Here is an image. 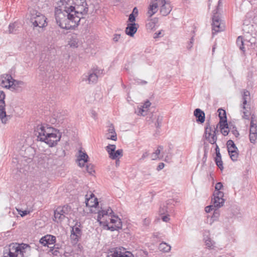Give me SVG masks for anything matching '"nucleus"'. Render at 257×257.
I'll return each instance as SVG.
<instances>
[{"label": "nucleus", "mask_w": 257, "mask_h": 257, "mask_svg": "<svg viewBox=\"0 0 257 257\" xmlns=\"http://www.w3.org/2000/svg\"><path fill=\"white\" fill-rule=\"evenodd\" d=\"M131 14H134V15L137 16L138 15V10L136 7H135Z\"/></svg>", "instance_id": "obj_63"}, {"label": "nucleus", "mask_w": 257, "mask_h": 257, "mask_svg": "<svg viewBox=\"0 0 257 257\" xmlns=\"http://www.w3.org/2000/svg\"><path fill=\"white\" fill-rule=\"evenodd\" d=\"M229 132L232 133L236 138L239 135L236 127L233 124H229Z\"/></svg>", "instance_id": "obj_36"}, {"label": "nucleus", "mask_w": 257, "mask_h": 257, "mask_svg": "<svg viewBox=\"0 0 257 257\" xmlns=\"http://www.w3.org/2000/svg\"><path fill=\"white\" fill-rule=\"evenodd\" d=\"M79 155L77 158V161L78 162V165L81 167H84L85 163L88 161V156L87 154L82 151L81 150L78 151Z\"/></svg>", "instance_id": "obj_19"}, {"label": "nucleus", "mask_w": 257, "mask_h": 257, "mask_svg": "<svg viewBox=\"0 0 257 257\" xmlns=\"http://www.w3.org/2000/svg\"><path fill=\"white\" fill-rule=\"evenodd\" d=\"M213 131V129L212 128V127L210 125V124H207L205 127V134H206V133H212Z\"/></svg>", "instance_id": "obj_49"}, {"label": "nucleus", "mask_w": 257, "mask_h": 257, "mask_svg": "<svg viewBox=\"0 0 257 257\" xmlns=\"http://www.w3.org/2000/svg\"><path fill=\"white\" fill-rule=\"evenodd\" d=\"M6 94L3 91H0V119L3 124H6L11 119L10 115H7L6 111V103L5 99Z\"/></svg>", "instance_id": "obj_6"}, {"label": "nucleus", "mask_w": 257, "mask_h": 257, "mask_svg": "<svg viewBox=\"0 0 257 257\" xmlns=\"http://www.w3.org/2000/svg\"><path fill=\"white\" fill-rule=\"evenodd\" d=\"M215 162L216 165L219 167V168L221 170H222L223 169V162H222L221 158H215Z\"/></svg>", "instance_id": "obj_37"}, {"label": "nucleus", "mask_w": 257, "mask_h": 257, "mask_svg": "<svg viewBox=\"0 0 257 257\" xmlns=\"http://www.w3.org/2000/svg\"><path fill=\"white\" fill-rule=\"evenodd\" d=\"M230 158L231 160L233 162L236 161L238 158V150L237 151H229L228 153Z\"/></svg>", "instance_id": "obj_35"}, {"label": "nucleus", "mask_w": 257, "mask_h": 257, "mask_svg": "<svg viewBox=\"0 0 257 257\" xmlns=\"http://www.w3.org/2000/svg\"><path fill=\"white\" fill-rule=\"evenodd\" d=\"M30 250V246L27 244L13 243L9 245V248L4 250L3 257H25L27 250Z\"/></svg>", "instance_id": "obj_3"}, {"label": "nucleus", "mask_w": 257, "mask_h": 257, "mask_svg": "<svg viewBox=\"0 0 257 257\" xmlns=\"http://www.w3.org/2000/svg\"><path fill=\"white\" fill-rule=\"evenodd\" d=\"M108 257H133L132 253L122 247L110 248L107 251Z\"/></svg>", "instance_id": "obj_8"}, {"label": "nucleus", "mask_w": 257, "mask_h": 257, "mask_svg": "<svg viewBox=\"0 0 257 257\" xmlns=\"http://www.w3.org/2000/svg\"><path fill=\"white\" fill-rule=\"evenodd\" d=\"M162 219L163 221L167 222L170 220L169 216L168 215L163 216L162 217Z\"/></svg>", "instance_id": "obj_59"}, {"label": "nucleus", "mask_w": 257, "mask_h": 257, "mask_svg": "<svg viewBox=\"0 0 257 257\" xmlns=\"http://www.w3.org/2000/svg\"><path fill=\"white\" fill-rule=\"evenodd\" d=\"M35 132L38 140L45 142L50 147L56 146L61 138V133L58 130L47 125H38Z\"/></svg>", "instance_id": "obj_1"}, {"label": "nucleus", "mask_w": 257, "mask_h": 257, "mask_svg": "<svg viewBox=\"0 0 257 257\" xmlns=\"http://www.w3.org/2000/svg\"><path fill=\"white\" fill-rule=\"evenodd\" d=\"M217 127V125L216 127L214 126L212 133H206L205 138L211 144H215L216 142V132H218Z\"/></svg>", "instance_id": "obj_20"}, {"label": "nucleus", "mask_w": 257, "mask_h": 257, "mask_svg": "<svg viewBox=\"0 0 257 257\" xmlns=\"http://www.w3.org/2000/svg\"><path fill=\"white\" fill-rule=\"evenodd\" d=\"M159 6L158 1H153L148 7V12L147 15L149 18L152 17L153 15L156 14L158 11V8Z\"/></svg>", "instance_id": "obj_21"}, {"label": "nucleus", "mask_w": 257, "mask_h": 257, "mask_svg": "<svg viewBox=\"0 0 257 257\" xmlns=\"http://www.w3.org/2000/svg\"><path fill=\"white\" fill-rule=\"evenodd\" d=\"M86 170L87 172L90 174H93L94 173L93 165L91 164H87L86 166Z\"/></svg>", "instance_id": "obj_41"}, {"label": "nucleus", "mask_w": 257, "mask_h": 257, "mask_svg": "<svg viewBox=\"0 0 257 257\" xmlns=\"http://www.w3.org/2000/svg\"><path fill=\"white\" fill-rule=\"evenodd\" d=\"M116 222L114 224V225H112L110 226L108 225L107 223H106L105 222H104L103 225H106L108 227V229L110 230L111 231L116 230L122 228V223L121 219L119 218H116Z\"/></svg>", "instance_id": "obj_28"}, {"label": "nucleus", "mask_w": 257, "mask_h": 257, "mask_svg": "<svg viewBox=\"0 0 257 257\" xmlns=\"http://www.w3.org/2000/svg\"><path fill=\"white\" fill-rule=\"evenodd\" d=\"M115 145H109L106 147V150L109 154V157L112 160H116L121 157L123 155V151L122 149L115 150Z\"/></svg>", "instance_id": "obj_11"}, {"label": "nucleus", "mask_w": 257, "mask_h": 257, "mask_svg": "<svg viewBox=\"0 0 257 257\" xmlns=\"http://www.w3.org/2000/svg\"><path fill=\"white\" fill-rule=\"evenodd\" d=\"M82 17L74 13L62 12L57 10L55 12V19L57 24L62 29L69 30L78 25Z\"/></svg>", "instance_id": "obj_2"}, {"label": "nucleus", "mask_w": 257, "mask_h": 257, "mask_svg": "<svg viewBox=\"0 0 257 257\" xmlns=\"http://www.w3.org/2000/svg\"><path fill=\"white\" fill-rule=\"evenodd\" d=\"M217 11V10H216ZM216 13L214 14L212 17V30L215 33L222 31L224 29V25L221 23V20L219 16Z\"/></svg>", "instance_id": "obj_10"}, {"label": "nucleus", "mask_w": 257, "mask_h": 257, "mask_svg": "<svg viewBox=\"0 0 257 257\" xmlns=\"http://www.w3.org/2000/svg\"><path fill=\"white\" fill-rule=\"evenodd\" d=\"M149 156V153L148 152H145L144 153L143 155L142 156V157L140 158V160H144L146 158H147V157H148Z\"/></svg>", "instance_id": "obj_61"}, {"label": "nucleus", "mask_w": 257, "mask_h": 257, "mask_svg": "<svg viewBox=\"0 0 257 257\" xmlns=\"http://www.w3.org/2000/svg\"><path fill=\"white\" fill-rule=\"evenodd\" d=\"M61 11L74 13V3L73 0H60Z\"/></svg>", "instance_id": "obj_16"}, {"label": "nucleus", "mask_w": 257, "mask_h": 257, "mask_svg": "<svg viewBox=\"0 0 257 257\" xmlns=\"http://www.w3.org/2000/svg\"><path fill=\"white\" fill-rule=\"evenodd\" d=\"M113 212L112 210L109 207L106 210L102 209L101 210H100L98 212V216H97V221L100 223V224H103V221H101V217H109L111 216V218H110V222L111 223L114 224L115 222H116V218H118V216H115L113 214Z\"/></svg>", "instance_id": "obj_9"}, {"label": "nucleus", "mask_w": 257, "mask_h": 257, "mask_svg": "<svg viewBox=\"0 0 257 257\" xmlns=\"http://www.w3.org/2000/svg\"><path fill=\"white\" fill-rule=\"evenodd\" d=\"M163 120V117L161 116H158L156 122H155V125L157 127H160L162 121Z\"/></svg>", "instance_id": "obj_45"}, {"label": "nucleus", "mask_w": 257, "mask_h": 257, "mask_svg": "<svg viewBox=\"0 0 257 257\" xmlns=\"http://www.w3.org/2000/svg\"><path fill=\"white\" fill-rule=\"evenodd\" d=\"M150 223V219L149 218H145L143 220V224L145 226H148Z\"/></svg>", "instance_id": "obj_57"}, {"label": "nucleus", "mask_w": 257, "mask_h": 257, "mask_svg": "<svg viewBox=\"0 0 257 257\" xmlns=\"http://www.w3.org/2000/svg\"><path fill=\"white\" fill-rule=\"evenodd\" d=\"M50 250L52 251V253L53 255H58V254L59 253V251L58 250H57V249L54 250L53 247V249H51Z\"/></svg>", "instance_id": "obj_64"}, {"label": "nucleus", "mask_w": 257, "mask_h": 257, "mask_svg": "<svg viewBox=\"0 0 257 257\" xmlns=\"http://www.w3.org/2000/svg\"><path fill=\"white\" fill-rule=\"evenodd\" d=\"M223 187V185L221 182H218L216 184L215 189L216 192L220 191V190Z\"/></svg>", "instance_id": "obj_48"}, {"label": "nucleus", "mask_w": 257, "mask_h": 257, "mask_svg": "<svg viewBox=\"0 0 257 257\" xmlns=\"http://www.w3.org/2000/svg\"><path fill=\"white\" fill-rule=\"evenodd\" d=\"M74 3V13L83 18V15L87 13L88 8L85 0H73Z\"/></svg>", "instance_id": "obj_7"}, {"label": "nucleus", "mask_w": 257, "mask_h": 257, "mask_svg": "<svg viewBox=\"0 0 257 257\" xmlns=\"http://www.w3.org/2000/svg\"><path fill=\"white\" fill-rule=\"evenodd\" d=\"M215 153H216V157L215 158H221V156L220 153L219 148L217 145H216Z\"/></svg>", "instance_id": "obj_50"}, {"label": "nucleus", "mask_w": 257, "mask_h": 257, "mask_svg": "<svg viewBox=\"0 0 257 257\" xmlns=\"http://www.w3.org/2000/svg\"><path fill=\"white\" fill-rule=\"evenodd\" d=\"M257 138V134L249 133V140L251 143L254 144Z\"/></svg>", "instance_id": "obj_44"}, {"label": "nucleus", "mask_w": 257, "mask_h": 257, "mask_svg": "<svg viewBox=\"0 0 257 257\" xmlns=\"http://www.w3.org/2000/svg\"><path fill=\"white\" fill-rule=\"evenodd\" d=\"M249 92L247 90H244V92H243V97H242V99H243V104L244 105H245V104H246V103H247V97H248L249 96Z\"/></svg>", "instance_id": "obj_40"}, {"label": "nucleus", "mask_w": 257, "mask_h": 257, "mask_svg": "<svg viewBox=\"0 0 257 257\" xmlns=\"http://www.w3.org/2000/svg\"><path fill=\"white\" fill-rule=\"evenodd\" d=\"M158 1L159 6H160V13L163 16H167L172 11V7L168 0H155Z\"/></svg>", "instance_id": "obj_13"}, {"label": "nucleus", "mask_w": 257, "mask_h": 257, "mask_svg": "<svg viewBox=\"0 0 257 257\" xmlns=\"http://www.w3.org/2000/svg\"><path fill=\"white\" fill-rule=\"evenodd\" d=\"M81 235V230L78 227L73 226L72 228L70 238L73 243H76L78 241Z\"/></svg>", "instance_id": "obj_18"}, {"label": "nucleus", "mask_w": 257, "mask_h": 257, "mask_svg": "<svg viewBox=\"0 0 257 257\" xmlns=\"http://www.w3.org/2000/svg\"><path fill=\"white\" fill-rule=\"evenodd\" d=\"M71 211V208L69 205L58 207L54 211V221L61 223Z\"/></svg>", "instance_id": "obj_5"}, {"label": "nucleus", "mask_w": 257, "mask_h": 257, "mask_svg": "<svg viewBox=\"0 0 257 257\" xmlns=\"http://www.w3.org/2000/svg\"><path fill=\"white\" fill-rule=\"evenodd\" d=\"M214 205L212 204V205H210L209 206H206L205 208V210L206 212L208 213L210 212L211 210H212L214 209Z\"/></svg>", "instance_id": "obj_53"}, {"label": "nucleus", "mask_w": 257, "mask_h": 257, "mask_svg": "<svg viewBox=\"0 0 257 257\" xmlns=\"http://www.w3.org/2000/svg\"><path fill=\"white\" fill-rule=\"evenodd\" d=\"M128 21L132 23H134L136 21V16L134 14H131L129 16Z\"/></svg>", "instance_id": "obj_52"}, {"label": "nucleus", "mask_w": 257, "mask_h": 257, "mask_svg": "<svg viewBox=\"0 0 257 257\" xmlns=\"http://www.w3.org/2000/svg\"><path fill=\"white\" fill-rule=\"evenodd\" d=\"M194 115L197 118V121L203 123L205 121V113L199 108H196L194 111Z\"/></svg>", "instance_id": "obj_25"}, {"label": "nucleus", "mask_w": 257, "mask_h": 257, "mask_svg": "<svg viewBox=\"0 0 257 257\" xmlns=\"http://www.w3.org/2000/svg\"><path fill=\"white\" fill-rule=\"evenodd\" d=\"M98 76L96 70L90 71L83 75L82 80L87 82L88 84L95 83L97 82Z\"/></svg>", "instance_id": "obj_15"}, {"label": "nucleus", "mask_w": 257, "mask_h": 257, "mask_svg": "<svg viewBox=\"0 0 257 257\" xmlns=\"http://www.w3.org/2000/svg\"><path fill=\"white\" fill-rule=\"evenodd\" d=\"M13 79L11 75L8 74H3L0 78V85L3 87L6 88L13 87Z\"/></svg>", "instance_id": "obj_14"}, {"label": "nucleus", "mask_w": 257, "mask_h": 257, "mask_svg": "<svg viewBox=\"0 0 257 257\" xmlns=\"http://www.w3.org/2000/svg\"><path fill=\"white\" fill-rule=\"evenodd\" d=\"M13 82V87H15L17 85H23L24 84V82L22 81H18L13 79L12 81Z\"/></svg>", "instance_id": "obj_46"}, {"label": "nucleus", "mask_w": 257, "mask_h": 257, "mask_svg": "<svg viewBox=\"0 0 257 257\" xmlns=\"http://www.w3.org/2000/svg\"><path fill=\"white\" fill-rule=\"evenodd\" d=\"M213 198L212 199V203L214 207L218 208L222 207L224 203V199L223 198L224 193L222 191L215 192L213 193Z\"/></svg>", "instance_id": "obj_12"}, {"label": "nucleus", "mask_w": 257, "mask_h": 257, "mask_svg": "<svg viewBox=\"0 0 257 257\" xmlns=\"http://www.w3.org/2000/svg\"><path fill=\"white\" fill-rule=\"evenodd\" d=\"M159 248L163 252H168L171 250V246L165 242H162L159 244Z\"/></svg>", "instance_id": "obj_34"}, {"label": "nucleus", "mask_w": 257, "mask_h": 257, "mask_svg": "<svg viewBox=\"0 0 257 257\" xmlns=\"http://www.w3.org/2000/svg\"><path fill=\"white\" fill-rule=\"evenodd\" d=\"M219 216V210L217 209H215L214 211V213L212 216L213 218H217Z\"/></svg>", "instance_id": "obj_56"}, {"label": "nucleus", "mask_w": 257, "mask_h": 257, "mask_svg": "<svg viewBox=\"0 0 257 257\" xmlns=\"http://www.w3.org/2000/svg\"><path fill=\"white\" fill-rule=\"evenodd\" d=\"M243 108L244 111H243V118L244 119H248L249 116L250 115V112L247 109V108L243 104Z\"/></svg>", "instance_id": "obj_39"}, {"label": "nucleus", "mask_w": 257, "mask_h": 257, "mask_svg": "<svg viewBox=\"0 0 257 257\" xmlns=\"http://www.w3.org/2000/svg\"><path fill=\"white\" fill-rule=\"evenodd\" d=\"M236 44L239 47L240 50L244 52L245 48L244 47V41L243 38L242 36H238L236 40Z\"/></svg>", "instance_id": "obj_32"}, {"label": "nucleus", "mask_w": 257, "mask_h": 257, "mask_svg": "<svg viewBox=\"0 0 257 257\" xmlns=\"http://www.w3.org/2000/svg\"><path fill=\"white\" fill-rule=\"evenodd\" d=\"M120 38V35L119 34H115L114 35L113 40L115 42H117L119 39Z\"/></svg>", "instance_id": "obj_60"}, {"label": "nucleus", "mask_w": 257, "mask_h": 257, "mask_svg": "<svg viewBox=\"0 0 257 257\" xmlns=\"http://www.w3.org/2000/svg\"><path fill=\"white\" fill-rule=\"evenodd\" d=\"M137 24L135 23L128 24L125 31L126 34L131 37L133 36L137 31Z\"/></svg>", "instance_id": "obj_24"}, {"label": "nucleus", "mask_w": 257, "mask_h": 257, "mask_svg": "<svg viewBox=\"0 0 257 257\" xmlns=\"http://www.w3.org/2000/svg\"><path fill=\"white\" fill-rule=\"evenodd\" d=\"M218 112L219 113L218 115L220 118L219 122H224L225 120H227L226 112L224 110L219 108L218 110Z\"/></svg>", "instance_id": "obj_33"}, {"label": "nucleus", "mask_w": 257, "mask_h": 257, "mask_svg": "<svg viewBox=\"0 0 257 257\" xmlns=\"http://www.w3.org/2000/svg\"><path fill=\"white\" fill-rule=\"evenodd\" d=\"M151 103L149 100H147L143 105H141L142 107L145 108L148 110V108L150 106Z\"/></svg>", "instance_id": "obj_54"}, {"label": "nucleus", "mask_w": 257, "mask_h": 257, "mask_svg": "<svg viewBox=\"0 0 257 257\" xmlns=\"http://www.w3.org/2000/svg\"><path fill=\"white\" fill-rule=\"evenodd\" d=\"M18 211L19 212V214L22 216V217H23L25 215H26L27 214H28L29 213V211H27V210H24V211H22L21 210H18Z\"/></svg>", "instance_id": "obj_55"}, {"label": "nucleus", "mask_w": 257, "mask_h": 257, "mask_svg": "<svg viewBox=\"0 0 257 257\" xmlns=\"http://www.w3.org/2000/svg\"><path fill=\"white\" fill-rule=\"evenodd\" d=\"M193 42H194V38H193V37H192L191 39H190L189 43L188 44V45L187 46V49L188 50H190L192 47Z\"/></svg>", "instance_id": "obj_58"}, {"label": "nucleus", "mask_w": 257, "mask_h": 257, "mask_svg": "<svg viewBox=\"0 0 257 257\" xmlns=\"http://www.w3.org/2000/svg\"><path fill=\"white\" fill-rule=\"evenodd\" d=\"M253 133V134H257V124L256 123H253V121L250 122V133Z\"/></svg>", "instance_id": "obj_38"}, {"label": "nucleus", "mask_w": 257, "mask_h": 257, "mask_svg": "<svg viewBox=\"0 0 257 257\" xmlns=\"http://www.w3.org/2000/svg\"><path fill=\"white\" fill-rule=\"evenodd\" d=\"M155 26V22L150 21L146 24V26L148 28L152 29Z\"/></svg>", "instance_id": "obj_51"}, {"label": "nucleus", "mask_w": 257, "mask_h": 257, "mask_svg": "<svg viewBox=\"0 0 257 257\" xmlns=\"http://www.w3.org/2000/svg\"><path fill=\"white\" fill-rule=\"evenodd\" d=\"M85 204L86 206L89 207H96L98 205L97 199L94 197L93 194L91 195V197L86 198L85 200Z\"/></svg>", "instance_id": "obj_26"}, {"label": "nucleus", "mask_w": 257, "mask_h": 257, "mask_svg": "<svg viewBox=\"0 0 257 257\" xmlns=\"http://www.w3.org/2000/svg\"><path fill=\"white\" fill-rule=\"evenodd\" d=\"M167 212V207L165 205H163V206H161L159 212L161 214H164L166 212Z\"/></svg>", "instance_id": "obj_47"}, {"label": "nucleus", "mask_w": 257, "mask_h": 257, "mask_svg": "<svg viewBox=\"0 0 257 257\" xmlns=\"http://www.w3.org/2000/svg\"><path fill=\"white\" fill-rule=\"evenodd\" d=\"M163 148L161 146L158 147V149L151 155L152 159L153 160H156L158 159H160L159 155L161 153V151L163 150Z\"/></svg>", "instance_id": "obj_30"}, {"label": "nucleus", "mask_w": 257, "mask_h": 257, "mask_svg": "<svg viewBox=\"0 0 257 257\" xmlns=\"http://www.w3.org/2000/svg\"><path fill=\"white\" fill-rule=\"evenodd\" d=\"M107 133L105 134V137L107 139H110L113 141H116L117 139L116 134L115 132L113 125L111 124L107 130Z\"/></svg>", "instance_id": "obj_23"}, {"label": "nucleus", "mask_w": 257, "mask_h": 257, "mask_svg": "<svg viewBox=\"0 0 257 257\" xmlns=\"http://www.w3.org/2000/svg\"><path fill=\"white\" fill-rule=\"evenodd\" d=\"M40 243L44 246H47L53 244L56 242V237L52 235H46L42 237L39 241Z\"/></svg>", "instance_id": "obj_17"}, {"label": "nucleus", "mask_w": 257, "mask_h": 257, "mask_svg": "<svg viewBox=\"0 0 257 257\" xmlns=\"http://www.w3.org/2000/svg\"><path fill=\"white\" fill-rule=\"evenodd\" d=\"M205 244L207 247L210 249H213L215 247V242L210 237H207V239H205Z\"/></svg>", "instance_id": "obj_31"}, {"label": "nucleus", "mask_w": 257, "mask_h": 257, "mask_svg": "<svg viewBox=\"0 0 257 257\" xmlns=\"http://www.w3.org/2000/svg\"><path fill=\"white\" fill-rule=\"evenodd\" d=\"M47 18L40 12L33 10L31 12L30 21L32 26L35 27L44 28L47 25Z\"/></svg>", "instance_id": "obj_4"}, {"label": "nucleus", "mask_w": 257, "mask_h": 257, "mask_svg": "<svg viewBox=\"0 0 257 257\" xmlns=\"http://www.w3.org/2000/svg\"><path fill=\"white\" fill-rule=\"evenodd\" d=\"M138 114L139 115H146V112L147 111V109H145V108H143L142 107V106H141V107H138Z\"/></svg>", "instance_id": "obj_43"}, {"label": "nucleus", "mask_w": 257, "mask_h": 257, "mask_svg": "<svg viewBox=\"0 0 257 257\" xmlns=\"http://www.w3.org/2000/svg\"><path fill=\"white\" fill-rule=\"evenodd\" d=\"M16 31L15 29V23L10 24L9 26V30L8 31V33L9 34H13ZM6 33L7 32H6Z\"/></svg>", "instance_id": "obj_42"}, {"label": "nucleus", "mask_w": 257, "mask_h": 257, "mask_svg": "<svg viewBox=\"0 0 257 257\" xmlns=\"http://www.w3.org/2000/svg\"><path fill=\"white\" fill-rule=\"evenodd\" d=\"M218 124L222 134L224 136H227L229 133V124H228L227 120H225L224 122H219Z\"/></svg>", "instance_id": "obj_27"}, {"label": "nucleus", "mask_w": 257, "mask_h": 257, "mask_svg": "<svg viewBox=\"0 0 257 257\" xmlns=\"http://www.w3.org/2000/svg\"><path fill=\"white\" fill-rule=\"evenodd\" d=\"M226 146L227 148L228 152L229 153V151H237L238 149L235 146L234 142L231 140H228L226 143Z\"/></svg>", "instance_id": "obj_29"}, {"label": "nucleus", "mask_w": 257, "mask_h": 257, "mask_svg": "<svg viewBox=\"0 0 257 257\" xmlns=\"http://www.w3.org/2000/svg\"><path fill=\"white\" fill-rule=\"evenodd\" d=\"M164 166H165V165L163 163H160L157 167V170H162L164 167Z\"/></svg>", "instance_id": "obj_62"}, {"label": "nucleus", "mask_w": 257, "mask_h": 257, "mask_svg": "<svg viewBox=\"0 0 257 257\" xmlns=\"http://www.w3.org/2000/svg\"><path fill=\"white\" fill-rule=\"evenodd\" d=\"M43 160L47 164V168L52 167L55 166L56 164V159L53 155L50 154L46 155L44 157Z\"/></svg>", "instance_id": "obj_22"}]
</instances>
